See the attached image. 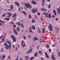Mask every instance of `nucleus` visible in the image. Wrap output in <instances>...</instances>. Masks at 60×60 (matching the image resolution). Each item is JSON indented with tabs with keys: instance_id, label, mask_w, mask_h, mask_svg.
<instances>
[{
	"instance_id": "obj_10",
	"label": "nucleus",
	"mask_w": 60,
	"mask_h": 60,
	"mask_svg": "<svg viewBox=\"0 0 60 60\" xmlns=\"http://www.w3.org/2000/svg\"><path fill=\"white\" fill-rule=\"evenodd\" d=\"M53 12L54 15H55L56 16V12L55 11V10H53Z\"/></svg>"
},
{
	"instance_id": "obj_32",
	"label": "nucleus",
	"mask_w": 60,
	"mask_h": 60,
	"mask_svg": "<svg viewBox=\"0 0 60 60\" xmlns=\"http://www.w3.org/2000/svg\"><path fill=\"white\" fill-rule=\"evenodd\" d=\"M23 38L25 40H26V36H23Z\"/></svg>"
},
{
	"instance_id": "obj_30",
	"label": "nucleus",
	"mask_w": 60,
	"mask_h": 60,
	"mask_svg": "<svg viewBox=\"0 0 60 60\" xmlns=\"http://www.w3.org/2000/svg\"><path fill=\"white\" fill-rule=\"evenodd\" d=\"M1 52H4V49H3V48H2L1 49Z\"/></svg>"
},
{
	"instance_id": "obj_22",
	"label": "nucleus",
	"mask_w": 60,
	"mask_h": 60,
	"mask_svg": "<svg viewBox=\"0 0 60 60\" xmlns=\"http://www.w3.org/2000/svg\"><path fill=\"white\" fill-rule=\"evenodd\" d=\"M17 31L19 32V27H17Z\"/></svg>"
},
{
	"instance_id": "obj_46",
	"label": "nucleus",
	"mask_w": 60,
	"mask_h": 60,
	"mask_svg": "<svg viewBox=\"0 0 60 60\" xmlns=\"http://www.w3.org/2000/svg\"><path fill=\"white\" fill-rule=\"evenodd\" d=\"M30 33H33V31L31 30H30Z\"/></svg>"
},
{
	"instance_id": "obj_35",
	"label": "nucleus",
	"mask_w": 60,
	"mask_h": 60,
	"mask_svg": "<svg viewBox=\"0 0 60 60\" xmlns=\"http://www.w3.org/2000/svg\"><path fill=\"white\" fill-rule=\"evenodd\" d=\"M38 33H39L40 34L41 33V31L40 30H38Z\"/></svg>"
},
{
	"instance_id": "obj_57",
	"label": "nucleus",
	"mask_w": 60,
	"mask_h": 60,
	"mask_svg": "<svg viewBox=\"0 0 60 60\" xmlns=\"http://www.w3.org/2000/svg\"><path fill=\"white\" fill-rule=\"evenodd\" d=\"M13 27H14L15 28V27H16V25H13Z\"/></svg>"
},
{
	"instance_id": "obj_61",
	"label": "nucleus",
	"mask_w": 60,
	"mask_h": 60,
	"mask_svg": "<svg viewBox=\"0 0 60 60\" xmlns=\"http://www.w3.org/2000/svg\"><path fill=\"white\" fill-rule=\"evenodd\" d=\"M23 41H22V44H21V45H22V44H23Z\"/></svg>"
},
{
	"instance_id": "obj_20",
	"label": "nucleus",
	"mask_w": 60,
	"mask_h": 60,
	"mask_svg": "<svg viewBox=\"0 0 60 60\" xmlns=\"http://www.w3.org/2000/svg\"><path fill=\"white\" fill-rule=\"evenodd\" d=\"M48 17L49 18H51V14H49L48 15Z\"/></svg>"
},
{
	"instance_id": "obj_15",
	"label": "nucleus",
	"mask_w": 60,
	"mask_h": 60,
	"mask_svg": "<svg viewBox=\"0 0 60 60\" xmlns=\"http://www.w3.org/2000/svg\"><path fill=\"white\" fill-rule=\"evenodd\" d=\"M22 13H23V14H24L25 15H26V16L27 14H26V13L25 11H23Z\"/></svg>"
},
{
	"instance_id": "obj_37",
	"label": "nucleus",
	"mask_w": 60,
	"mask_h": 60,
	"mask_svg": "<svg viewBox=\"0 0 60 60\" xmlns=\"http://www.w3.org/2000/svg\"><path fill=\"white\" fill-rule=\"evenodd\" d=\"M7 42L8 43V44H11V42H10L9 41H7Z\"/></svg>"
},
{
	"instance_id": "obj_6",
	"label": "nucleus",
	"mask_w": 60,
	"mask_h": 60,
	"mask_svg": "<svg viewBox=\"0 0 60 60\" xmlns=\"http://www.w3.org/2000/svg\"><path fill=\"white\" fill-rule=\"evenodd\" d=\"M38 38L36 37H34L33 39V41H35L38 40Z\"/></svg>"
},
{
	"instance_id": "obj_31",
	"label": "nucleus",
	"mask_w": 60,
	"mask_h": 60,
	"mask_svg": "<svg viewBox=\"0 0 60 60\" xmlns=\"http://www.w3.org/2000/svg\"><path fill=\"white\" fill-rule=\"evenodd\" d=\"M9 49H10H10H11V44H9Z\"/></svg>"
},
{
	"instance_id": "obj_11",
	"label": "nucleus",
	"mask_w": 60,
	"mask_h": 60,
	"mask_svg": "<svg viewBox=\"0 0 60 60\" xmlns=\"http://www.w3.org/2000/svg\"><path fill=\"white\" fill-rule=\"evenodd\" d=\"M57 9L58 11L57 12V13H60V10H59V8H57Z\"/></svg>"
},
{
	"instance_id": "obj_48",
	"label": "nucleus",
	"mask_w": 60,
	"mask_h": 60,
	"mask_svg": "<svg viewBox=\"0 0 60 60\" xmlns=\"http://www.w3.org/2000/svg\"><path fill=\"white\" fill-rule=\"evenodd\" d=\"M56 21H57L58 20V18H56Z\"/></svg>"
},
{
	"instance_id": "obj_21",
	"label": "nucleus",
	"mask_w": 60,
	"mask_h": 60,
	"mask_svg": "<svg viewBox=\"0 0 60 60\" xmlns=\"http://www.w3.org/2000/svg\"><path fill=\"white\" fill-rule=\"evenodd\" d=\"M21 27H22V28H24V25H23V24L22 23H21Z\"/></svg>"
},
{
	"instance_id": "obj_7",
	"label": "nucleus",
	"mask_w": 60,
	"mask_h": 60,
	"mask_svg": "<svg viewBox=\"0 0 60 60\" xmlns=\"http://www.w3.org/2000/svg\"><path fill=\"white\" fill-rule=\"evenodd\" d=\"M16 24V25H18V26H21V24H20V22H17Z\"/></svg>"
},
{
	"instance_id": "obj_33",
	"label": "nucleus",
	"mask_w": 60,
	"mask_h": 60,
	"mask_svg": "<svg viewBox=\"0 0 60 60\" xmlns=\"http://www.w3.org/2000/svg\"><path fill=\"white\" fill-rule=\"evenodd\" d=\"M52 59L53 60H56V58L54 57H52Z\"/></svg>"
},
{
	"instance_id": "obj_40",
	"label": "nucleus",
	"mask_w": 60,
	"mask_h": 60,
	"mask_svg": "<svg viewBox=\"0 0 60 60\" xmlns=\"http://www.w3.org/2000/svg\"><path fill=\"white\" fill-rule=\"evenodd\" d=\"M43 10H44V11H47V10L44 8H43Z\"/></svg>"
},
{
	"instance_id": "obj_54",
	"label": "nucleus",
	"mask_w": 60,
	"mask_h": 60,
	"mask_svg": "<svg viewBox=\"0 0 60 60\" xmlns=\"http://www.w3.org/2000/svg\"><path fill=\"white\" fill-rule=\"evenodd\" d=\"M41 60H43V58L42 57L41 58Z\"/></svg>"
},
{
	"instance_id": "obj_2",
	"label": "nucleus",
	"mask_w": 60,
	"mask_h": 60,
	"mask_svg": "<svg viewBox=\"0 0 60 60\" xmlns=\"http://www.w3.org/2000/svg\"><path fill=\"white\" fill-rule=\"evenodd\" d=\"M49 28L51 31H53V30L52 29L53 28V27H52V26L51 24H50L49 26Z\"/></svg>"
},
{
	"instance_id": "obj_38",
	"label": "nucleus",
	"mask_w": 60,
	"mask_h": 60,
	"mask_svg": "<svg viewBox=\"0 0 60 60\" xmlns=\"http://www.w3.org/2000/svg\"><path fill=\"white\" fill-rule=\"evenodd\" d=\"M28 17H29V18H30V19H31L32 18V17H31V16L30 15H29L28 16Z\"/></svg>"
},
{
	"instance_id": "obj_36",
	"label": "nucleus",
	"mask_w": 60,
	"mask_h": 60,
	"mask_svg": "<svg viewBox=\"0 0 60 60\" xmlns=\"http://www.w3.org/2000/svg\"><path fill=\"white\" fill-rule=\"evenodd\" d=\"M15 34L16 35H17V34H18V32H17V31H15V32H14Z\"/></svg>"
},
{
	"instance_id": "obj_42",
	"label": "nucleus",
	"mask_w": 60,
	"mask_h": 60,
	"mask_svg": "<svg viewBox=\"0 0 60 60\" xmlns=\"http://www.w3.org/2000/svg\"><path fill=\"white\" fill-rule=\"evenodd\" d=\"M58 56L60 57V52H59L58 53Z\"/></svg>"
},
{
	"instance_id": "obj_49",
	"label": "nucleus",
	"mask_w": 60,
	"mask_h": 60,
	"mask_svg": "<svg viewBox=\"0 0 60 60\" xmlns=\"http://www.w3.org/2000/svg\"><path fill=\"white\" fill-rule=\"evenodd\" d=\"M39 53L40 54H41V51H39Z\"/></svg>"
},
{
	"instance_id": "obj_60",
	"label": "nucleus",
	"mask_w": 60,
	"mask_h": 60,
	"mask_svg": "<svg viewBox=\"0 0 60 60\" xmlns=\"http://www.w3.org/2000/svg\"><path fill=\"white\" fill-rule=\"evenodd\" d=\"M18 49V48H17V47H16L15 48V50L16 51H17V50Z\"/></svg>"
},
{
	"instance_id": "obj_59",
	"label": "nucleus",
	"mask_w": 60,
	"mask_h": 60,
	"mask_svg": "<svg viewBox=\"0 0 60 60\" xmlns=\"http://www.w3.org/2000/svg\"><path fill=\"white\" fill-rule=\"evenodd\" d=\"M13 48H15V45H13Z\"/></svg>"
},
{
	"instance_id": "obj_43",
	"label": "nucleus",
	"mask_w": 60,
	"mask_h": 60,
	"mask_svg": "<svg viewBox=\"0 0 60 60\" xmlns=\"http://www.w3.org/2000/svg\"><path fill=\"white\" fill-rule=\"evenodd\" d=\"M13 29L14 32H16V29H15L14 28Z\"/></svg>"
},
{
	"instance_id": "obj_12",
	"label": "nucleus",
	"mask_w": 60,
	"mask_h": 60,
	"mask_svg": "<svg viewBox=\"0 0 60 60\" xmlns=\"http://www.w3.org/2000/svg\"><path fill=\"white\" fill-rule=\"evenodd\" d=\"M45 1V0H43L42 2V5L43 6L44 5V2Z\"/></svg>"
},
{
	"instance_id": "obj_39",
	"label": "nucleus",
	"mask_w": 60,
	"mask_h": 60,
	"mask_svg": "<svg viewBox=\"0 0 60 60\" xmlns=\"http://www.w3.org/2000/svg\"><path fill=\"white\" fill-rule=\"evenodd\" d=\"M28 38H31V35H29L28 36Z\"/></svg>"
},
{
	"instance_id": "obj_28",
	"label": "nucleus",
	"mask_w": 60,
	"mask_h": 60,
	"mask_svg": "<svg viewBox=\"0 0 60 60\" xmlns=\"http://www.w3.org/2000/svg\"><path fill=\"white\" fill-rule=\"evenodd\" d=\"M16 14H15L13 15L12 17H13V18H14V17H15V16H16Z\"/></svg>"
},
{
	"instance_id": "obj_17",
	"label": "nucleus",
	"mask_w": 60,
	"mask_h": 60,
	"mask_svg": "<svg viewBox=\"0 0 60 60\" xmlns=\"http://www.w3.org/2000/svg\"><path fill=\"white\" fill-rule=\"evenodd\" d=\"M11 38H12V39H14V38H15V37L13 35H11Z\"/></svg>"
},
{
	"instance_id": "obj_1",
	"label": "nucleus",
	"mask_w": 60,
	"mask_h": 60,
	"mask_svg": "<svg viewBox=\"0 0 60 60\" xmlns=\"http://www.w3.org/2000/svg\"><path fill=\"white\" fill-rule=\"evenodd\" d=\"M27 4L26 3H25V6H26V7L27 8H29V7L30 9H31V8H32V7H31V6L30 5V4H29V3H27Z\"/></svg>"
},
{
	"instance_id": "obj_64",
	"label": "nucleus",
	"mask_w": 60,
	"mask_h": 60,
	"mask_svg": "<svg viewBox=\"0 0 60 60\" xmlns=\"http://www.w3.org/2000/svg\"><path fill=\"white\" fill-rule=\"evenodd\" d=\"M52 18H54L55 17V15H52Z\"/></svg>"
},
{
	"instance_id": "obj_56",
	"label": "nucleus",
	"mask_w": 60,
	"mask_h": 60,
	"mask_svg": "<svg viewBox=\"0 0 60 60\" xmlns=\"http://www.w3.org/2000/svg\"><path fill=\"white\" fill-rule=\"evenodd\" d=\"M19 56H17V59H18V58H19Z\"/></svg>"
},
{
	"instance_id": "obj_29",
	"label": "nucleus",
	"mask_w": 60,
	"mask_h": 60,
	"mask_svg": "<svg viewBox=\"0 0 60 60\" xmlns=\"http://www.w3.org/2000/svg\"><path fill=\"white\" fill-rule=\"evenodd\" d=\"M5 56L4 55H3V56L2 57V59H4V58H5Z\"/></svg>"
},
{
	"instance_id": "obj_16",
	"label": "nucleus",
	"mask_w": 60,
	"mask_h": 60,
	"mask_svg": "<svg viewBox=\"0 0 60 60\" xmlns=\"http://www.w3.org/2000/svg\"><path fill=\"white\" fill-rule=\"evenodd\" d=\"M32 28L34 30H35V26H34V25H33L32 26Z\"/></svg>"
},
{
	"instance_id": "obj_50",
	"label": "nucleus",
	"mask_w": 60,
	"mask_h": 60,
	"mask_svg": "<svg viewBox=\"0 0 60 60\" xmlns=\"http://www.w3.org/2000/svg\"><path fill=\"white\" fill-rule=\"evenodd\" d=\"M39 41H40V42H41V43L42 42V40H39Z\"/></svg>"
},
{
	"instance_id": "obj_18",
	"label": "nucleus",
	"mask_w": 60,
	"mask_h": 60,
	"mask_svg": "<svg viewBox=\"0 0 60 60\" xmlns=\"http://www.w3.org/2000/svg\"><path fill=\"white\" fill-rule=\"evenodd\" d=\"M4 19L5 20H6L7 21L10 20V19L9 18H5Z\"/></svg>"
},
{
	"instance_id": "obj_44",
	"label": "nucleus",
	"mask_w": 60,
	"mask_h": 60,
	"mask_svg": "<svg viewBox=\"0 0 60 60\" xmlns=\"http://www.w3.org/2000/svg\"><path fill=\"white\" fill-rule=\"evenodd\" d=\"M32 23H34V22H35V21H34V20H32Z\"/></svg>"
},
{
	"instance_id": "obj_25",
	"label": "nucleus",
	"mask_w": 60,
	"mask_h": 60,
	"mask_svg": "<svg viewBox=\"0 0 60 60\" xmlns=\"http://www.w3.org/2000/svg\"><path fill=\"white\" fill-rule=\"evenodd\" d=\"M34 58V57H31L30 58V60H32V59H33Z\"/></svg>"
},
{
	"instance_id": "obj_14",
	"label": "nucleus",
	"mask_w": 60,
	"mask_h": 60,
	"mask_svg": "<svg viewBox=\"0 0 60 60\" xmlns=\"http://www.w3.org/2000/svg\"><path fill=\"white\" fill-rule=\"evenodd\" d=\"M13 42H15V41H16V39L15 38L13 39Z\"/></svg>"
},
{
	"instance_id": "obj_62",
	"label": "nucleus",
	"mask_w": 60,
	"mask_h": 60,
	"mask_svg": "<svg viewBox=\"0 0 60 60\" xmlns=\"http://www.w3.org/2000/svg\"><path fill=\"white\" fill-rule=\"evenodd\" d=\"M49 52H51V49H49Z\"/></svg>"
},
{
	"instance_id": "obj_27",
	"label": "nucleus",
	"mask_w": 60,
	"mask_h": 60,
	"mask_svg": "<svg viewBox=\"0 0 60 60\" xmlns=\"http://www.w3.org/2000/svg\"><path fill=\"white\" fill-rule=\"evenodd\" d=\"M8 15H9V16H11L12 15L11 14V13H8Z\"/></svg>"
},
{
	"instance_id": "obj_55",
	"label": "nucleus",
	"mask_w": 60,
	"mask_h": 60,
	"mask_svg": "<svg viewBox=\"0 0 60 60\" xmlns=\"http://www.w3.org/2000/svg\"><path fill=\"white\" fill-rule=\"evenodd\" d=\"M47 46L48 48H49V45H47Z\"/></svg>"
},
{
	"instance_id": "obj_53",
	"label": "nucleus",
	"mask_w": 60,
	"mask_h": 60,
	"mask_svg": "<svg viewBox=\"0 0 60 60\" xmlns=\"http://www.w3.org/2000/svg\"><path fill=\"white\" fill-rule=\"evenodd\" d=\"M37 49H39V46H38L37 47Z\"/></svg>"
},
{
	"instance_id": "obj_58",
	"label": "nucleus",
	"mask_w": 60,
	"mask_h": 60,
	"mask_svg": "<svg viewBox=\"0 0 60 60\" xmlns=\"http://www.w3.org/2000/svg\"><path fill=\"white\" fill-rule=\"evenodd\" d=\"M8 57V58H9V59H11V57H10V56H9Z\"/></svg>"
},
{
	"instance_id": "obj_19",
	"label": "nucleus",
	"mask_w": 60,
	"mask_h": 60,
	"mask_svg": "<svg viewBox=\"0 0 60 60\" xmlns=\"http://www.w3.org/2000/svg\"><path fill=\"white\" fill-rule=\"evenodd\" d=\"M6 49H8L9 48V45H7L6 47Z\"/></svg>"
},
{
	"instance_id": "obj_8",
	"label": "nucleus",
	"mask_w": 60,
	"mask_h": 60,
	"mask_svg": "<svg viewBox=\"0 0 60 60\" xmlns=\"http://www.w3.org/2000/svg\"><path fill=\"white\" fill-rule=\"evenodd\" d=\"M45 56L46 57H47L48 58H49V56L48 55H47V53L45 52Z\"/></svg>"
},
{
	"instance_id": "obj_23",
	"label": "nucleus",
	"mask_w": 60,
	"mask_h": 60,
	"mask_svg": "<svg viewBox=\"0 0 60 60\" xmlns=\"http://www.w3.org/2000/svg\"><path fill=\"white\" fill-rule=\"evenodd\" d=\"M42 30H42L43 33H44V32H45L44 31H45V29H44V28H42Z\"/></svg>"
},
{
	"instance_id": "obj_26",
	"label": "nucleus",
	"mask_w": 60,
	"mask_h": 60,
	"mask_svg": "<svg viewBox=\"0 0 60 60\" xmlns=\"http://www.w3.org/2000/svg\"><path fill=\"white\" fill-rule=\"evenodd\" d=\"M51 7V5L50 4H49L48 6V8H50Z\"/></svg>"
},
{
	"instance_id": "obj_47",
	"label": "nucleus",
	"mask_w": 60,
	"mask_h": 60,
	"mask_svg": "<svg viewBox=\"0 0 60 60\" xmlns=\"http://www.w3.org/2000/svg\"><path fill=\"white\" fill-rule=\"evenodd\" d=\"M0 21L2 23H4V22H2V20H0Z\"/></svg>"
},
{
	"instance_id": "obj_24",
	"label": "nucleus",
	"mask_w": 60,
	"mask_h": 60,
	"mask_svg": "<svg viewBox=\"0 0 60 60\" xmlns=\"http://www.w3.org/2000/svg\"><path fill=\"white\" fill-rule=\"evenodd\" d=\"M34 55L35 57H37V52H36L34 54Z\"/></svg>"
},
{
	"instance_id": "obj_3",
	"label": "nucleus",
	"mask_w": 60,
	"mask_h": 60,
	"mask_svg": "<svg viewBox=\"0 0 60 60\" xmlns=\"http://www.w3.org/2000/svg\"><path fill=\"white\" fill-rule=\"evenodd\" d=\"M43 15H45V16L46 18H48V13L44 12L43 13Z\"/></svg>"
},
{
	"instance_id": "obj_9",
	"label": "nucleus",
	"mask_w": 60,
	"mask_h": 60,
	"mask_svg": "<svg viewBox=\"0 0 60 60\" xmlns=\"http://www.w3.org/2000/svg\"><path fill=\"white\" fill-rule=\"evenodd\" d=\"M15 4H16L17 6H19V3H18V2H15Z\"/></svg>"
},
{
	"instance_id": "obj_4",
	"label": "nucleus",
	"mask_w": 60,
	"mask_h": 60,
	"mask_svg": "<svg viewBox=\"0 0 60 60\" xmlns=\"http://www.w3.org/2000/svg\"><path fill=\"white\" fill-rule=\"evenodd\" d=\"M32 49H30L29 50L26 52V53L27 54H29L32 52Z\"/></svg>"
},
{
	"instance_id": "obj_34",
	"label": "nucleus",
	"mask_w": 60,
	"mask_h": 60,
	"mask_svg": "<svg viewBox=\"0 0 60 60\" xmlns=\"http://www.w3.org/2000/svg\"><path fill=\"white\" fill-rule=\"evenodd\" d=\"M6 14H7L5 13L4 14L2 15L3 17H5V15H6Z\"/></svg>"
},
{
	"instance_id": "obj_51",
	"label": "nucleus",
	"mask_w": 60,
	"mask_h": 60,
	"mask_svg": "<svg viewBox=\"0 0 60 60\" xmlns=\"http://www.w3.org/2000/svg\"><path fill=\"white\" fill-rule=\"evenodd\" d=\"M52 47H55V45H52Z\"/></svg>"
},
{
	"instance_id": "obj_41",
	"label": "nucleus",
	"mask_w": 60,
	"mask_h": 60,
	"mask_svg": "<svg viewBox=\"0 0 60 60\" xmlns=\"http://www.w3.org/2000/svg\"><path fill=\"white\" fill-rule=\"evenodd\" d=\"M4 46H6L7 45V44L6 43H5L4 44Z\"/></svg>"
},
{
	"instance_id": "obj_13",
	"label": "nucleus",
	"mask_w": 60,
	"mask_h": 60,
	"mask_svg": "<svg viewBox=\"0 0 60 60\" xmlns=\"http://www.w3.org/2000/svg\"><path fill=\"white\" fill-rule=\"evenodd\" d=\"M32 11L33 13H35V10H34V8H33L32 9Z\"/></svg>"
},
{
	"instance_id": "obj_63",
	"label": "nucleus",
	"mask_w": 60,
	"mask_h": 60,
	"mask_svg": "<svg viewBox=\"0 0 60 60\" xmlns=\"http://www.w3.org/2000/svg\"><path fill=\"white\" fill-rule=\"evenodd\" d=\"M56 30L57 31H59V29L58 28H57L56 29Z\"/></svg>"
},
{
	"instance_id": "obj_45",
	"label": "nucleus",
	"mask_w": 60,
	"mask_h": 60,
	"mask_svg": "<svg viewBox=\"0 0 60 60\" xmlns=\"http://www.w3.org/2000/svg\"><path fill=\"white\" fill-rule=\"evenodd\" d=\"M35 11H38V9L36 8H35Z\"/></svg>"
},
{
	"instance_id": "obj_52",
	"label": "nucleus",
	"mask_w": 60,
	"mask_h": 60,
	"mask_svg": "<svg viewBox=\"0 0 60 60\" xmlns=\"http://www.w3.org/2000/svg\"><path fill=\"white\" fill-rule=\"evenodd\" d=\"M25 58H27V59H28L29 58L27 56H26L25 57Z\"/></svg>"
},
{
	"instance_id": "obj_5",
	"label": "nucleus",
	"mask_w": 60,
	"mask_h": 60,
	"mask_svg": "<svg viewBox=\"0 0 60 60\" xmlns=\"http://www.w3.org/2000/svg\"><path fill=\"white\" fill-rule=\"evenodd\" d=\"M31 2L32 4H33L34 5H35V4H37V2H35L34 1H31Z\"/></svg>"
}]
</instances>
